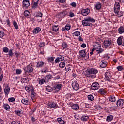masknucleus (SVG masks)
<instances>
[{"label": "nucleus", "mask_w": 124, "mask_h": 124, "mask_svg": "<svg viewBox=\"0 0 124 124\" xmlns=\"http://www.w3.org/2000/svg\"><path fill=\"white\" fill-rule=\"evenodd\" d=\"M112 76V74L109 72H107L105 74V79L106 81H110L111 77Z\"/></svg>", "instance_id": "8"}, {"label": "nucleus", "mask_w": 124, "mask_h": 124, "mask_svg": "<svg viewBox=\"0 0 124 124\" xmlns=\"http://www.w3.org/2000/svg\"><path fill=\"white\" fill-rule=\"evenodd\" d=\"M88 98L89 100H91V101H93V100H94V97L92 95H88Z\"/></svg>", "instance_id": "33"}, {"label": "nucleus", "mask_w": 124, "mask_h": 124, "mask_svg": "<svg viewBox=\"0 0 124 124\" xmlns=\"http://www.w3.org/2000/svg\"><path fill=\"white\" fill-rule=\"evenodd\" d=\"M92 90H98L99 89V84L97 82L93 83L91 86Z\"/></svg>", "instance_id": "11"}, {"label": "nucleus", "mask_w": 124, "mask_h": 124, "mask_svg": "<svg viewBox=\"0 0 124 124\" xmlns=\"http://www.w3.org/2000/svg\"><path fill=\"white\" fill-rule=\"evenodd\" d=\"M48 106L49 108H58V105L55 103H48Z\"/></svg>", "instance_id": "15"}, {"label": "nucleus", "mask_w": 124, "mask_h": 124, "mask_svg": "<svg viewBox=\"0 0 124 124\" xmlns=\"http://www.w3.org/2000/svg\"><path fill=\"white\" fill-rule=\"evenodd\" d=\"M9 56H13V52H12V50H10L9 51Z\"/></svg>", "instance_id": "62"}, {"label": "nucleus", "mask_w": 124, "mask_h": 124, "mask_svg": "<svg viewBox=\"0 0 124 124\" xmlns=\"http://www.w3.org/2000/svg\"><path fill=\"white\" fill-rule=\"evenodd\" d=\"M22 3V7L24 8H28L30 5V0H23Z\"/></svg>", "instance_id": "7"}, {"label": "nucleus", "mask_w": 124, "mask_h": 124, "mask_svg": "<svg viewBox=\"0 0 124 124\" xmlns=\"http://www.w3.org/2000/svg\"><path fill=\"white\" fill-rule=\"evenodd\" d=\"M13 26L16 29V30H18V24L16 23V21L13 22Z\"/></svg>", "instance_id": "43"}, {"label": "nucleus", "mask_w": 124, "mask_h": 124, "mask_svg": "<svg viewBox=\"0 0 124 124\" xmlns=\"http://www.w3.org/2000/svg\"><path fill=\"white\" fill-rule=\"evenodd\" d=\"M116 104L118 107H120V108H124V101L122 99L118 100Z\"/></svg>", "instance_id": "10"}, {"label": "nucleus", "mask_w": 124, "mask_h": 124, "mask_svg": "<svg viewBox=\"0 0 124 124\" xmlns=\"http://www.w3.org/2000/svg\"><path fill=\"white\" fill-rule=\"evenodd\" d=\"M9 102H14L15 101V98L14 97H11L8 99Z\"/></svg>", "instance_id": "47"}, {"label": "nucleus", "mask_w": 124, "mask_h": 124, "mask_svg": "<svg viewBox=\"0 0 124 124\" xmlns=\"http://www.w3.org/2000/svg\"><path fill=\"white\" fill-rule=\"evenodd\" d=\"M98 71L96 69L91 68L87 70L86 73L85 74L87 77H91L93 79H94L96 77V73Z\"/></svg>", "instance_id": "1"}, {"label": "nucleus", "mask_w": 124, "mask_h": 124, "mask_svg": "<svg viewBox=\"0 0 124 124\" xmlns=\"http://www.w3.org/2000/svg\"><path fill=\"white\" fill-rule=\"evenodd\" d=\"M62 12V15L63 16V17L64 18V16L66 15H67V12H66V11H63V12Z\"/></svg>", "instance_id": "55"}, {"label": "nucleus", "mask_w": 124, "mask_h": 124, "mask_svg": "<svg viewBox=\"0 0 124 124\" xmlns=\"http://www.w3.org/2000/svg\"><path fill=\"white\" fill-rule=\"evenodd\" d=\"M52 75H51L46 76L45 78L46 80V82H49V80H50V79H52Z\"/></svg>", "instance_id": "26"}, {"label": "nucleus", "mask_w": 124, "mask_h": 124, "mask_svg": "<svg viewBox=\"0 0 124 124\" xmlns=\"http://www.w3.org/2000/svg\"><path fill=\"white\" fill-rule=\"evenodd\" d=\"M38 81H39V84L40 85H42L44 83H45V79H40L38 78Z\"/></svg>", "instance_id": "35"}, {"label": "nucleus", "mask_w": 124, "mask_h": 124, "mask_svg": "<svg viewBox=\"0 0 124 124\" xmlns=\"http://www.w3.org/2000/svg\"><path fill=\"white\" fill-rule=\"evenodd\" d=\"M16 72V74H21V73H22V71L19 69H17Z\"/></svg>", "instance_id": "58"}, {"label": "nucleus", "mask_w": 124, "mask_h": 124, "mask_svg": "<svg viewBox=\"0 0 124 124\" xmlns=\"http://www.w3.org/2000/svg\"><path fill=\"white\" fill-rule=\"evenodd\" d=\"M32 89H33V88L30 87V86H26L25 87V90L28 93H31V90H32Z\"/></svg>", "instance_id": "28"}, {"label": "nucleus", "mask_w": 124, "mask_h": 124, "mask_svg": "<svg viewBox=\"0 0 124 124\" xmlns=\"http://www.w3.org/2000/svg\"><path fill=\"white\" fill-rule=\"evenodd\" d=\"M116 69H117L118 71H123V70H124V66H118L117 67Z\"/></svg>", "instance_id": "30"}, {"label": "nucleus", "mask_w": 124, "mask_h": 124, "mask_svg": "<svg viewBox=\"0 0 124 124\" xmlns=\"http://www.w3.org/2000/svg\"><path fill=\"white\" fill-rule=\"evenodd\" d=\"M112 44V41L110 40H107L104 41V46L109 47Z\"/></svg>", "instance_id": "13"}, {"label": "nucleus", "mask_w": 124, "mask_h": 124, "mask_svg": "<svg viewBox=\"0 0 124 124\" xmlns=\"http://www.w3.org/2000/svg\"><path fill=\"white\" fill-rule=\"evenodd\" d=\"M7 25L8 26V27H10V21H9V19H8L6 20Z\"/></svg>", "instance_id": "60"}, {"label": "nucleus", "mask_w": 124, "mask_h": 124, "mask_svg": "<svg viewBox=\"0 0 124 124\" xmlns=\"http://www.w3.org/2000/svg\"><path fill=\"white\" fill-rule=\"evenodd\" d=\"M71 5L73 6V7H76V3H75V2H73L71 3Z\"/></svg>", "instance_id": "61"}, {"label": "nucleus", "mask_w": 124, "mask_h": 124, "mask_svg": "<svg viewBox=\"0 0 124 124\" xmlns=\"http://www.w3.org/2000/svg\"><path fill=\"white\" fill-rule=\"evenodd\" d=\"M60 61H61V60H60V58H59V57L57 58L55 61V63H58V62H60Z\"/></svg>", "instance_id": "59"}, {"label": "nucleus", "mask_w": 124, "mask_h": 124, "mask_svg": "<svg viewBox=\"0 0 124 124\" xmlns=\"http://www.w3.org/2000/svg\"><path fill=\"white\" fill-rule=\"evenodd\" d=\"M24 70L25 72H29V73H31V72L33 71V68H32V67H31V65H29L27 67L25 68Z\"/></svg>", "instance_id": "9"}, {"label": "nucleus", "mask_w": 124, "mask_h": 124, "mask_svg": "<svg viewBox=\"0 0 124 124\" xmlns=\"http://www.w3.org/2000/svg\"><path fill=\"white\" fill-rule=\"evenodd\" d=\"M65 28L66 31H69V30H70V28H71V26H70V24H67L65 26Z\"/></svg>", "instance_id": "40"}, {"label": "nucleus", "mask_w": 124, "mask_h": 124, "mask_svg": "<svg viewBox=\"0 0 124 124\" xmlns=\"http://www.w3.org/2000/svg\"><path fill=\"white\" fill-rule=\"evenodd\" d=\"M53 30L54 31L57 32L59 31V26H54L53 27Z\"/></svg>", "instance_id": "39"}, {"label": "nucleus", "mask_w": 124, "mask_h": 124, "mask_svg": "<svg viewBox=\"0 0 124 124\" xmlns=\"http://www.w3.org/2000/svg\"><path fill=\"white\" fill-rule=\"evenodd\" d=\"M62 45L63 49H65V48H67V44H66V43L63 42Z\"/></svg>", "instance_id": "49"}, {"label": "nucleus", "mask_w": 124, "mask_h": 124, "mask_svg": "<svg viewBox=\"0 0 124 124\" xmlns=\"http://www.w3.org/2000/svg\"><path fill=\"white\" fill-rule=\"evenodd\" d=\"M58 58L60 61H64V57L63 56L60 55Z\"/></svg>", "instance_id": "53"}, {"label": "nucleus", "mask_w": 124, "mask_h": 124, "mask_svg": "<svg viewBox=\"0 0 124 124\" xmlns=\"http://www.w3.org/2000/svg\"><path fill=\"white\" fill-rule=\"evenodd\" d=\"M44 64V62L42 61L38 62L37 64V67H42Z\"/></svg>", "instance_id": "24"}, {"label": "nucleus", "mask_w": 124, "mask_h": 124, "mask_svg": "<svg viewBox=\"0 0 124 124\" xmlns=\"http://www.w3.org/2000/svg\"><path fill=\"white\" fill-rule=\"evenodd\" d=\"M94 50H95V48H93L91 50V52H90V55H93V52H94Z\"/></svg>", "instance_id": "63"}, {"label": "nucleus", "mask_w": 124, "mask_h": 124, "mask_svg": "<svg viewBox=\"0 0 124 124\" xmlns=\"http://www.w3.org/2000/svg\"><path fill=\"white\" fill-rule=\"evenodd\" d=\"M86 50H82L79 51V55L81 58H85L86 57Z\"/></svg>", "instance_id": "16"}, {"label": "nucleus", "mask_w": 124, "mask_h": 124, "mask_svg": "<svg viewBox=\"0 0 124 124\" xmlns=\"http://www.w3.org/2000/svg\"><path fill=\"white\" fill-rule=\"evenodd\" d=\"M49 71V69L47 67H45L42 71V72H44V73H46V72H48Z\"/></svg>", "instance_id": "44"}, {"label": "nucleus", "mask_w": 124, "mask_h": 124, "mask_svg": "<svg viewBox=\"0 0 124 124\" xmlns=\"http://www.w3.org/2000/svg\"><path fill=\"white\" fill-rule=\"evenodd\" d=\"M98 93H100V94H105V93H106V90L104 89L101 88L99 89Z\"/></svg>", "instance_id": "21"}, {"label": "nucleus", "mask_w": 124, "mask_h": 124, "mask_svg": "<svg viewBox=\"0 0 124 124\" xmlns=\"http://www.w3.org/2000/svg\"><path fill=\"white\" fill-rule=\"evenodd\" d=\"M117 13V16L120 18V17H122L123 15H124V12L120 11L119 13V12L118 13Z\"/></svg>", "instance_id": "38"}, {"label": "nucleus", "mask_w": 124, "mask_h": 124, "mask_svg": "<svg viewBox=\"0 0 124 124\" xmlns=\"http://www.w3.org/2000/svg\"><path fill=\"white\" fill-rule=\"evenodd\" d=\"M107 65V62L105 61H102L100 62V66L102 68H105Z\"/></svg>", "instance_id": "14"}, {"label": "nucleus", "mask_w": 124, "mask_h": 124, "mask_svg": "<svg viewBox=\"0 0 124 124\" xmlns=\"http://www.w3.org/2000/svg\"><path fill=\"white\" fill-rule=\"evenodd\" d=\"M17 123H19L18 122H17L16 121H13L11 122V124H17Z\"/></svg>", "instance_id": "64"}, {"label": "nucleus", "mask_w": 124, "mask_h": 124, "mask_svg": "<svg viewBox=\"0 0 124 124\" xmlns=\"http://www.w3.org/2000/svg\"><path fill=\"white\" fill-rule=\"evenodd\" d=\"M73 34L75 35V36H79V35L81 34V32L79 31H77L73 33Z\"/></svg>", "instance_id": "36"}, {"label": "nucleus", "mask_w": 124, "mask_h": 124, "mask_svg": "<svg viewBox=\"0 0 124 124\" xmlns=\"http://www.w3.org/2000/svg\"><path fill=\"white\" fill-rule=\"evenodd\" d=\"M71 67H70V65H68V66H66V67L65 68V69L66 71L68 72L70 70H71Z\"/></svg>", "instance_id": "45"}, {"label": "nucleus", "mask_w": 124, "mask_h": 124, "mask_svg": "<svg viewBox=\"0 0 124 124\" xmlns=\"http://www.w3.org/2000/svg\"><path fill=\"white\" fill-rule=\"evenodd\" d=\"M40 31H41V29L40 28L36 27L33 30V33H34L35 34H36L39 32H40Z\"/></svg>", "instance_id": "17"}, {"label": "nucleus", "mask_w": 124, "mask_h": 124, "mask_svg": "<svg viewBox=\"0 0 124 124\" xmlns=\"http://www.w3.org/2000/svg\"><path fill=\"white\" fill-rule=\"evenodd\" d=\"M120 7H121V5H120V3H119V2H115L114 7V10L115 13H118L119 11H120Z\"/></svg>", "instance_id": "5"}, {"label": "nucleus", "mask_w": 124, "mask_h": 124, "mask_svg": "<svg viewBox=\"0 0 124 124\" xmlns=\"http://www.w3.org/2000/svg\"><path fill=\"white\" fill-rule=\"evenodd\" d=\"M118 31L120 34H122L124 33V28L123 26H121L118 30Z\"/></svg>", "instance_id": "18"}, {"label": "nucleus", "mask_w": 124, "mask_h": 124, "mask_svg": "<svg viewBox=\"0 0 124 124\" xmlns=\"http://www.w3.org/2000/svg\"><path fill=\"white\" fill-rule=\"evenodd\" d=\"M113 120V116L109 115L107 117V122H111Z\"/></svg>", "instance_id": "29"}, {"label": "nucleus", "mask_w": 124, "mask_h": 124, "mask_svg": "<svg viewBox=\"0 0 124 124\" xmlns=\"http://www.w3.org/2000/svg\"><path fill=\"white\" fill-rule=\"evenodd\" d=\"M57 16L59 19H62V18H63V16H62V12H59L57 14Z\"/></svg>", "instance_id": "34"}, {"label": "nucleus", "mask_w": 124, "mask_h": 124, "mask_svg": "<svg viewBox=\"0 0 124 124\" xmlns=\"http://www.w3.org/2000/svg\"><path fill=\"white\" fill-rule=\"evenodd\" d=\"M89 22H91V23H95V20L93 18H92V17H88L86 19L83 20L82 21V25L85 27L87 26H89V27H92L93 24Z\"/></svg>", "instance_id": "2"}, {"label": "nucleus", "mask_w": 124, "mask_h": 124, "mask_svg": "<svg viewBox=\"0 0 124 124\" xmlns=\"http://www.w3.org/2000/svg\"><path fill=\"white\" fill-rule=\"evenodd\" d=\"M72 109H79V105L78 104H74L72 106Z\"/></svg>", "instance_id": "37"}, {"label": "nucleus", "mask_w": 124, "mask_h": 124, "mask_svg": "<svg viewBox=\"0 0 124 124\" xmlns=\"http://www.w3.org/2000/svg\"><path fill=\"white\" fill-rule=\"evenodd\" d=\"M94 48L95 49L97 54H101L104 51V50L101 48V45L99 44H97L94 46Z\"/></svg>", "instance_id": "3"}, {"label": "nucleus", "mask_w": 124, "mask_h": 124, "mask_svg": "<svg viewBox=\"0 0 124 124\" xmlns=\"http://www.w3.org/2000/svg\"><path fill=\"white\" fill-rule=\"evenodd\" d=\"M10 107H9V105L7 104H4V108L5 109H9Z\"/></svg>", "instance_id": "50"}, {"label": "nucleus", "mask_w": 124, "mask_h": 124, "mask_svg": "<svg viewBox=\"0 0 124 124\" xmlns=\"http://www.w3.org/2000/svg\"><path fill=\"white\" fill-rule=\"evenodd\" d=\"M38 7V3L34 2L32 7V9H36Z\"/></svg>", "instance_id": "32"}, {"label": "nucleus", "mask_w": 124, "mask_h": 124, "mask_svg": "<svg viewBox=\"0 0 124 124\" xmlns=\"http://www.w3.org/2000/svg\"><path fill=\"white\" fill-rule=\"evenodd\" d=\"M54 60H55V58L53 57L48 58V61L49 62H54Z\"/></svg>", "instance_id": "46"}, {"label": "nucleus", "mask_w": 124, "mask_h": 124, "mask_svg": "<svg viewBox=\"0 0 124 124\" xmlns=\"http://www.w3.org/2000/svg\"><path fill=\"white\" fill-rule=\"evenodd\" d=\"M69 16L71 18H72V17H74V13H73L72 12H70Z\"/></svg>", "instance_id": "56"}, {"label": "nucleus", "mask_w": 124, "mask_h": 124, "mask_svg": "<svg viewBox=\"0 0 124 124\" xmlns=\"http://www.w3.org/2000/svg\"><path fill=\"white\" fill-rule=\"evenodd\" d=\"M9 49H8V48L7 47H4L3 48V51L4 53H8V51Z\"/></svg>", "instance_id": "51"}, {"label": "nucleus", "mask_w": 124, "mask_h": 124, "mask_svg": "<svg viewBox=\"0 0 124 124\" xmlns=\"http://www.w3.org/2000/svg\"><path fill=\"white\" fill-rule=\"evenodd\" d=\"M4 92L6 96H7V95L9 94V93L10 92V87L8 86H6L5 87Z\"/></svg>", "instance_id": "12"}, {"label": "nucleus", "mask_w": 124, "mask_h": 124, "mask_svg": "<svg viewBox=\"0 0 124 124\" xmlns=\"http://www.w3.org/2000/svg\"><path fill=\"white\" fill-rule=\"evenodd\" d=\"M16 113L18 116H21L22 115V111L20 110H16Z\"/></svg>", "instance_id": "48"}, {"label": "nucleus", "mask_w": 124, "mask_h": 124, "mask_svg": "<svg viewBox=\"0 0 124 124\" xmlns=\"http://www.w3.org/2000/svg\"><path fill=\"white\" fill-rule=\"evenodd\" d=\"M72 87L75 91H78L80 86H79V83L77 82V81H73L72 82Z\"/></svg>", "instance_id": "4"}, {"label": "nucleus", "mask_w": 124, "mask_h": 124, "mask_svg": "<svg viewBox=\"0 0 124 124\" xmlns=\"http://www.w3.org/2000/svg\"><path fill=\"white\" fill-rule=\"evenodd\" d=\"M30 93H31V94L32 95V96L33 97H34V96H35V93L34 92V89H33V88H32V89L31 90V91H30Z\"/></svg>", "instance_id": "41"}, {"label": "nucleus", "mask_w": 124, "mask_h": 124, "mask_svg": "<svg viewBox=\"0 0 124 124\" xmlns=\"http://www.w3.org/2000/svg\"><path fill=\"white\" fill-rule=\"evenodd\" d=\"M44 46H45V43L44 42H43L40 43L39 44L40 47H44Z\"/></svg>", "instance_id": "54"}, {"label": "nucleus", "mask_w": 124, "mask_h": 124, "mask_svg": "<svg viewBox=\"0 0 124 124\" xmlns=\"http://www.w3.org/2000/svg\"><path fill=\"white\" fill-rule=\"evenodd\" d=\"M42 15H43V14H42V13L41 12H38L37 14V17H40L41 18L42 17Z\"/></svg>", "instance_id": "57"}, {"label": "nucleus", "mask_w": 124, "mask_h": 124, "mask_svg": "<svg viewBox=\"0 0 124 124\" xmlns=\"http://www.w3.org/2000/svg\"><path fill=\"white\" fill-rule=\"evenodd\" d=\"M3 36H4V32L0 31V38H2V37H3Z\"/></svg>", "instance_id": "52"}, {"label": "nucleus", "mask_w": 124, "mask_h": 124, "mask_svg": "<svg viewBox=\"0 0 124 124\" xmlns=\"http://www.w3.org/2000/svg\"><path fill=\"white\" fill-rule=\"evenodd\" d=\"M109 101L111 102H115L116 101V97L114 95H111L109 97Z\"/></svg>", "instance_id": "22"}, {"label": "nucleus", "mask_w": 124, "mask_h": 124, "mask_svg": "<svg viewBox=\"0 0 124 124\" xmlns=\"http://www.w3.org/2000/svg\"><path fill=\"white\" fill-rule=\"evenodd\" d=\"M81 14L83 16H87V15H89V13L91 12L90 9L89 8H86V9H82L81 10Z\"/></svg>", "instance_id": "6"}, {"label": "nucleus", "mask_w": 124, "mask_h": 124, "mask_svg": "<svg viewBox=\"0 0 124 124\" xmlns=\"http://www.w3.org/2000/svg\"><path fill=\"white\" fill-rule=\"evenodd\" d=\"M95 7L96 9H97V10H99V9H100V8H101V3H97V4H96L95 5Z\"/></svg>", "instance_id": "27"}, {"label": "nucleus", "mask_w": 124, "mask_h": 124, "mask_svg": "<svg viewBox=\"0 0 124 124\" xmlns=\"http://www.w3.org/2000/svg\"><path fill=\"white\" fill-rule=\"evenodd\" d=\"M21 102L23 104H25V105H28V104H30V102H29V100H28V99H23L21 100Z\"/></svg>", "instance_id": "19"}, {"label": "nucleus", "mask_w": 124, "mask_h": 124, "mask_svg": "<svg viewBox=\"0 0 124 124\" xmlns=\"http://www.w3.org/2000/svg\"><path fill=\"white\" fill-rule=\"evenodd\" d=\"M81 121H84V122H87L89 120V116L83 115L81 118Z\"/></svg>", "instance_id": "25"}, {"label": "nucleus", "mask_w": 124, "mask_h": 124, "mask_svg": "<svg viewBox=\"0 0 124 124\" xmlns=\"http://www.w3.org/2000/svg\"><path fill=\"white\" fill-rule=\"evenodd\" d=\"M122 37H123L122 36L118 37L117 39V44L118 45H123V41L122 40Z\"/></svg>", "instance_id": "20"}, {"label": "nucleus", "mask_w": 124, "mask_h": 124, "mask_svg": "<svg viewBox=\"0 0 124 124\" xmlns=\"http://www.w3.org/2000/svg\"><path fill=\"white\" fill-rule=\"evenodd\" d=\"M59 67L61 68H64V67H65V62H61L59 64Z\"/></svg>", "instance_id": "31"}, {"label": "nucleus", "mask_w": 124, "mask_h": 124, "mask_svg": "<svg viewBox=\"0 0 124 124\" xmlns=\"http://www.w3.org/2000/svg\"><path fill=\"white\" fill-rule=\"evenodd\" d=\"M24 15L26 17H29L30 16V12L28 11H24Z\"/></svg>", "instance_id": "42"}, {"label": "nucleus", "mask_w": 124, "mask_h": 124, "mask_svg": "<svg viewBox=\"0 0 124 124\" xmlns=\"http://www.w3.org/2000/svg\"><path fill=\"white\" fill-rule=\"evenodd\" d=\"M62 85L61 84H57L55 85V90H61L62 89Z\"/></svg>", "instance_id": "23"}]
</instances>
